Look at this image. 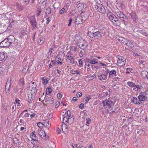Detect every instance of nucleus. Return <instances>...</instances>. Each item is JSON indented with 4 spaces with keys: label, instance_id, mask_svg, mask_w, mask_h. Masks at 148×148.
Segmentation results:
<instances>
[{
    "label": "nucleus",
    "instance_id": "de8ad7c7",
    "mask_svg": "<svg viewBox=\"0 0 148 148\" xmlns=\"http://www.w3.org/2000/svg\"><path fill=\"white\" fill-rule=\"evenodd\" d=\"M135 87H136V88H137V91H138V89H140L142 88V86L138 84H137V85H135Z\"/></svg>",
    "mask_w": 148,
    "mask_h": 148
},
{
    "label": "nucleus",
    "instance_id": "bb28decb",
    "mask_svg": "<svg viewBox=\"0 0 148 148\" xmlns=\"http://www.w3.org/2000/svg\"><path fill=\"white\" fill-rule=\"evenodd\" d=\"M24 82V78H22L19 80L18 84H20V85H21L22 86H23L25 84Z\"/></svg>",
    "mask_w": 148,
    "mask_h": 148
},
{
    "label": "nucleus",
    "instance_id": "6e6552de",
    "mask_svg": "<svg viewBox=\"0 0 148 148\" xmlns=\"http://www.w3.org/2000/svg\"><path fill=\"white\" fill-rule=\"evenodd\" d=\"M108 12H107V16L109 19V20L111 21L112 22H113L114 21V19L115 18V15L110 12H109V10H108Z\"/></svg>",
    "mask_w": 148,
    "mask_h": 148
},
{
    "label": "nucleus",
    "instance_id": "052dcab7",
    "mask_svg": "<svg viewBox=\"0 0 148 148\" xmlns=\"http://www.w3.org/2000/svg\"><path fill=\"white\" fill-rule=\"evenodd\" d=\"M120 78L118 77H115L114 78L113 80L114 81L117 82L120 81Z\"/></svg>",
    "mask_w": 148,
    "mask_h": 148
},
{
    "label": "nucleus",
    "instance_id": "ddd939ff",
    "mask_svg": "<svg viewBox=\"0 0 148 148\" xmlns=\"http://www.w3.org/2000/svg\"><path fill=\"white\" fill-rule=\"evenodd\" d=\"M98 31L101 34V36H104L106 35L107 32V29L106 27H103L102 28L99 29Z\"/></svg>",
    "mask_w": 148,
    "mask_h": 148
},
{
    "label": "nucleus",
    "instance_id": "2eb2a0df",
    "mask_svg": "<svg viewBox=\"0 0 148 148\" xmlns=\"http://www.w3.org/2000/svg\"><path fill=\"white\" fill-rule=\"evenodd\" d=\"M39 134L40 136L45 140H46V134L45 131L42 130L40 131L39 132Z\"/></svg>",
    "mask_w": 148,
    "mask_h": 148
},
{
    "label": "nucleus",
    "instance_id": "603ef678",
    "mask_svg": "<svg viewBox=\"0 0 148 148\" xmlns=\"http://www.w3.org/2000/svg\"><path fill=\"white\" fill-rule=\"evenodd\" d=\"M75 24L78 25L80 24H81V23H80V21L78 20V19L77 18H76L75 19Z\"/></svg>",
    "mask_w": 148,
    "mask_h": 148
},
{
    "label": "nucleus",
    "instance_id": "4468645a",
    "mask_svg": "<svg viewBox=\"0 0 148 148\" xmlns=\"http://www.w3.org/2000/svg\"><path fill=\"white\" fill-rule=\"evenodd\" d=\"M98 78L100 80L102 81L106 80L107 77L106 75L103 73H101L98 76Z\"/></svg>",
    "mask_w": 148,
    "mask_h": 148
},
{
    "label": "nucleus",
    "instance_id": "338daca9",
    "mask_svg": "<svg viewBox=\"0 0 148 148\" xmlns=\"http://www.w3.org/2000/svg\"><path fill=\"white\" fill-rule=\"evenodd\" d=\"M142 34L147 37H148V34H147L146 32H145L143 31Z\"/></svg>",
    "mask_w": 148,
    "mask_h": 148
},
{
    "label": "nucleus",
    "instance_id": "1a4fd4ad",
    "mask_svg": "<svg viewBox=\"0 0 148 148\" xmlns=\"http://www.w3.org/2000/svg\"><path fill=\"white\" fill-rule=\"evenodd\" d=\"M9 46V43L6 38L0 42V47L2 48L8 47Z\"/></svg>",
    "mask_w": 148,
    "mask_h": 148
},
{
    "label": "nucleus",
    "instance_id": "20e7f679",
    "mask_svg": "<svg viewBox=\"0 0 148 148\" xmlns=\"http://www.w3.org/2000/svg\"><path fill=\"white\" fill-rule=\"evenodd\" d=\"M117 16L119 17L120 18L121 20L123 21V23L125 25L128 24L127 18L126 16L122 12H118Z\"/></svg>",
    "mask_w": 148,
    "mask_h": 148
},
{
    "label": "nucleus",
    "instance_id": "79ce46f5",
    "mask_svg": "<svg viewBox=\"0 0 148 148\" xmlns=\"http://www.w3.org/2000/svg\"><path fill=\"white\" fill-rule=\"evenodd\" d=\"M51 10H47L45 12L46 14V17H48V14H50L51 12Z\"/></svg>",
    "mask_w": 148,
    "mask_h": 148
},
{
    "label": "nucleus",
    "instance_id": "a211bd4d",
    "mask_svg": "<svg viewBox=\"0 0 148 148\" xmlns=\"http://www.w3.org/2000/svg\"><path fill=\"white\" fill-rule=\"evenodd\" d=\"M45 40V38L41 37L38 40L37 42L40 45H41L44 43V42Z\"/></svg>",
    "mask_w": 148,
    "mask_h": 148
},
{
    "label": "nucleus",
    "instance_id": "774afa93",
    "mask_svg": "<svg viewBox=\"0 0 148 148\" xmlns=\"http://www.w3.org/2000/svg\"><path fill=\"white\" fill-rule=\"evenodd\" d=\"M13 25L12 24L9 23L8 26V29L10 30L11 28H12Z\"/></svg>",
    "mask_w": 148,
    "mask_h": 148
},
{
    "label": "nucleus",
    "instance_id": "6e6d98bb",
    "mask_svg": "<svg viewBox=\"0 0 148 148\" xmlns=\"http://www.w3.org/2000/svg\"><path fill=\"white\" fill-rule=\"evenodd\" d=\"M4 70V69L0 65V74H2Z\"/></svg>",
    "mask_w": 148,
    "mask_h": 148
},
{
    "label": "nucleus",
    "instance_id": "37998d69",
    "mask_svg": "<svg viewBox=\"0 0 148 148\" xmlns=\"http://www.w3.org/2000/svg\"><path fill=\"white\" fill-rule=\"evenodd\" d=\"M91 98V97L90 96V95H88V96L86 97V99L85 100V101L86 102V103H87V102L89 101V100Z\"/></svg>",
    "mask_w": 148,
    "mask_h": 148
},
{
    "label": "nucleus",
    "instance_id": "13d9d810",
    "mask_svg": "<svg viewBox=\"0 0 148 148\" xmlns=\"http://www.w3.org/2000/svg\"><path fill=\"white\" fill-rule=\"evenodd\" d=\"M70 145L73 148H76L77 146V144H73V143H71L70 144Z\"/></svg>",
    "mask_w": 148,
    "mask_h": 148
},
{
    "label": "nucleus",
    "instance_id": "cd10ccee",
    "mask_svg": "<svg viewBox=\"0 0 148 148\" xmlns=\"http://www.w3.org/2000/svg\"><path fill=\"white\" fill-rule=\"evenodd\" d=\"M127 84L130 87L132 88L135 87V84L132 82L129 81L127 82Z\"/></svg>",
    "mask_w": 148,
    "mask_h": 148
},
{
    "label": "nucleus",
    "instance_id": "2f4dec72",
    "mask_svg": "<svg viewBox=\"0 0 148 148\" xmlns=\"http://www.w3.org/2000/svg\"><path fill=\"white\" fill-rule=\"evenodd\" d=\"M37 126L41 129L43 126H45V125L42 123L39 122L37 123Z\"/></svg>",
    "mask_w": 148,
    "mask_h": 148
},
{
    "label": "nucleus",
    "instance_id": "8fccbe9b",
    "mask_svg": "<svg viewBox=\"0 0 148 148\" xmlns=\"http://www.w3.org/2000/svg\"><path fill=\"white\" fill-rule=\"evenodd\" d=\"M44 93H43V94H42V95H41V97H40V98H39V101H41L42 103L44 101H42V100L43 99V98L45 97V96H44Z\"/></svg>",
    "mask_w": 148,
    "mask_h": 148
},
{
    "label": "nucleus",
    "instance_id": "b1692460",
    "mask_svg": "<svg viewBox=\"0 0 148 148\" xmlns=\"http://www.w3.org/2000/svg\"><path fill=\"white\" fill-rule=\"evenodd\" d=\"M29 19L30 23L33 22H34V21L35 22V21H36L35 16L33 15L31 16L30 17Z\"/></svg>",
    "mask_w": 148,
    "mask_h": 148
},
{
    "label": "nucleus",
    "instance_id": "9d476101",
    "mask_svg": "<svg viewBox=\"0 0 148 148\" xmlns=\"http://www.w3.org/2000/svg\"><path fill=\"white\" fill-rule=\"evenodd\" d=\"M6 39L8 42L10 46L15 42V38L12 35L9 36Z\"/></svg>",
    "mask_w": 148,
    "mask_h": 148
},
{
    "label": "nucleus",
    "instance_id": "a19ab883",
    "mask_svg": "<svg viewBox=\"0 0 148 148\" xmlns=\"http://www.w3.org/2000/svg\"><path fill=\"white\" fill-rule=\"evenodd\" d=\"M26 32L25 31H24L23 32L21 33L20 35V36L21 38H23V37L26 35Z\"/></svg>",
    "mask_w": 148,
    "mask_h": 148
},
{
    "label": "nucleus",
    "instance_id": "e433bc0d",
    "mask_svg": "<svg viewBox=\"0 0 148 148\" xmlns=\"http://www.w3.org/2000/svg\"><path fill=\"white\" fill-rule=\"evenodd\" d=\"M47 3V0H45L44 1H43L41 3V7H42V8H44V7L43 8V6H44V5H46V3Z\"/></svg>",
    "mask_w": 148,
    "mask_h": 148
},
{
    "label": "nucleus",
    "instance_id": "f03ea898",
    "mask_svg": "<svg viewBox=\"0 0 148 148\" xmlns=\"http://www.w3.org/2000/svg\"><path fill=\"white\" fill-rule=\"evenodd\" d=\"M75 42L77 45L82 49H84L88 46L86 41L85 39H83L82 38Z\"/></svg>",
    "mask_w": 148,
    "mask_h": 148
},
{
    "label": "nucleus",
    "instance_id": "c9c22d12",
    "mask_svg": "<svg viewBox=\"0 0 148 148\" xmlns=\"http://www.w3.org/2000/svg\"><path fill=\"white\" fill-rule=\"evenodd\" d=\"M11 79L10 78V79H8L6 83V84L5 88V89L6 88L7 86H8L10 84V83H11Z\"/></svg>",
    "mask_w": 148,
    "mask_h": 148
},
{
    "label": "nucleus",
    "instance_id": "0eeeda50",
    "mask_svg": "<svg viewBox=\"0 0 148 148\" xmlns=\"http://www.w3.org/2000/svg\"><path fill=\"white\" fill-rule=\"evenodd\" d=\"M118 60L117 61V63L119 64H121L123 63L121 65L122 66H124L125 65L126 59L123 56H118Z\"/></svg>",
    "mask_w": 148,
    "mask_h": 148
},
{
    "label": "nucleus",
    "instance_id": "a18cd8bd",
    "mask_svg": "<svg viewBox=\"0 0 148 148\" xmlns=\"http://www.w3.org/2000/svg\"><path fill=\"white\" fill-rule=\"evenodd\" d=\"M57 6H59V4L57 3H55L53 5V7L55 9H58V7H57Z\"/></svg>",
    "mask_w": 148,
    "mask_h": 148
},
{
    "label": "nucleus",
    "instance_id": "ea45409f",
    "mask_svg": "<svg viewBox=\"0 0 148 148\" xmlns=\"http://www.w3.org/2000/svg\"><path fill=\"white\" fill-rule=\"evenodd\" d=\"M79 64L80 67H83L84 65L83 61L81 59H79Z\"/></svg>",
    "mask_w": 148,
    "mask_h": 148
},
{
    "label": "nucleus",
    "instance_id": "09e8293b",
    "mask_svg": "<svg viewBox=\"0 0 148 148\" xmlns=\"http://www.w3.org/2000/svg\"><path fill=\"white\" fill-rule=\"evenodd\" d=\"M57 97L59 99H61V98L62 97V95L60 93H58L57 94Z\"/></svg>",
    "mask_w": 148,
    "mask_h": 148
},
{
    "label": "nucleus",
    "instance_id": "9b49d317",
    "mask_svg": "<svg viewBox=\"0 0 148 148\" xmlns=\"http://www.w3.org/2000/svg\"><path fill=\"white\" fill-rule=\"evenodd\" d=\"M45 99V101L46 102H48L51 104H53L54 102L53 99L52 97H47L45 95V97L43 98V99L42 101H44Z\"/></svg>",
    "mask_w": 148,
    "mask_h": 148
},
{
    "label": "nucleus",
    "instance_id": "c756f323",
    "mask_svg": "<svg viewBox=\"0 0 148 148\" xmlns=\"http://www.w3.org/2000/svg\"><path fill=\"white\" fill-rule=\"evenodd\" d=\"M75 42L79 40V39L82 38L80 35L78 34H76L75 36Z\"/></svg>",
    "mask_w": 148,
    "mask_h": 148
},
{
    "label": "nucleus",
    "instance_id": "f8f14e48",
    "mask_svg": "<svg viewBox=\"0 0 148 148\" xmlns=\"http://www.w3.org/2000/svg\"><path fill=\"white\" fill-rule=\"evenodd\" d=\"M87 5L85 3H78L77 6L76 8L78 9H85Z\"/></svg>",
    "mask_w": 148,
    "mask_h": 148
},
{
    "label": "nucleus",
    "instance_id": "39448f33",
    "mask_svg": "<svg viewBox=\"0 0 148 148\" xmlns=\"http://www.w3.org/2000/svg\"><path fill=\"white\" fill-rule=\"evenodd\" d=\"M145 92L146 95L148 94V90H146ZM138 98L140 102L145 101L146 100H148V97L147 95L140 94L138 96Z\"/></svg>",
    "mask_w": 148,
    "mask_h": 148
},
{
    "label": "nucleus",
    "instance_id": "c03bdc74",
    "mask_svg": "<svg viewBox=\"0 0 148 148\" xmlns=\"http://www.w3.org/2000/svg\"><path fill=\"white\" fill-rule=\"evenodd\" d=\"M97 10L102 14L105 13L106 12V10Z\"/></svg>",
    "mask_w": 148,
    "mask_h": 148
},
{
    "label": "nucleus",
    "instance_id": "e2e57ef3",
    "mask_svg": "<svg viewBox=\"0 0 148 148\" xmlns=\"http://www.w3.org/2000/svg\"><path fill=\"white\" fill-rule=\"evenodd\" d=\"M84 107V104L83 103H81L79 105V108L82 109Z\"/></svg>",
    "mask_w": 148,
    "mask_h": 148
},
{
    "label": "nucleus",
    "instance_id": "473e14b6",
    "mask_svg": "<svg viewBox=\"0 0 148 148\" xmlns=\"http://www.w3.org/2000/svg\"><path fill=\"white\" fill-rule=\"evenodd\" d=\"M70 119V118H69L67 117L66 116H65L64 117L63 121H65L66 122L69 123V120Z\"/></svg>",
    "mask_w": 148,
    "mask_h": 148
},
{
    "label": "nucleus",
    "instance_id": "dca6fc26",
    "mask_svg": "<svg viewBox=\"0 0 148 148\" xmlns=\"http://www.w3.org/2000/svg\"><path fill=\"white\" fill-rule=\"evenodd\" d=\"M132 103L137 105H140L142 103L140 101L139 99L136 97H134L132 100Z\"/></svg>",
    "mask_w": 148,
    "mask_h": 148
},
{
    "label": "nucleus",
    "instance_id": "a878e982",
    "mask_svg": "<svg viewBox=\"0 0 148 148\" xmlns=\"http://www.w3.org/2000/svg\"><path fill=\"white\" fill-rule=\"evenodd\" d=\"M31 91L32 93L34 94V96H35L37 93V90L36 88L35 87H32L31 89Z\"/></svg>",
    "mask_w": 148,
    "mask_h": 148
},
{
    "label": "nucleus",
    "instance_id": "69168bd1",
    "mask_svg": "<svg viewBox=\"0 0 148 148\" xmlns=\"http://www.w3.org/2000/svg\"><path fill=\"white\" fill-rule=\"evenodd\" d=\"M82 95V94L81 92H78L76 94V96L78 97H81Z\"/></svg>",
    "mask_w": 148,
    "mask_h": 148
},
{
    "label": "nucleus",
    "instance_id": "4d7b16f0",
    "mask_svg": "<svg viewBox=\"0 0 148 148\" xmlns=\"http://www.w3.org/2000/svg\"><path fill=\"white\" fill-rule=\"evenodd\" d=\"M10 88L8 87V89L7 90V91H6L5 90V92H6V93L7 95H10ZM6 89H5V90Z\"/></svg>",
    "mask_w": 148,
    "mask_h": 148
},
{
    "label": "nucleus",
    "instance_id": "680f3d73",
    "mask_svg": "<svg viewBox=\"0 0 148 148\" xmlns=\"http://www.w3.org/2000/svg\"><path fill=\"white\" fill-rule=\"evenodd\" d=\"M66 113L67 116H69V118L71 117V112L70 110H68L67 111Z\"/></svg>",
    "mask_w": 148,
    "mask_h": 148
},
{
    "label": "nucleus",
    "instance_id": "4c0bfd02",
    "mask_svg": "<svg viewBox=\"0 0 148 148\" xmlns=\"http://www.w3.org/2000/svg\"><path fill=\"white\" fill-rule=\"evenodd\" d=\"M32 138V140H31L32 141L34 140V141H36V142H38V138L36 136V137L34 136V137L32 138ZM34 142H32V143H33Z\"/></svg>",
    "mask_w": 148,
    "mask_h": 148
},
{
    "label": "nucleus",
    "instance_id": "5701e85b",
    "mask_svg": "<svg viewBox=\"0 0 148 148\" xmlns=\"http://www.w3.org/2000/svg\"><path fill=\"white\" fill-rule=\"evenodd\" d=\"M52 91V89L50 87L47 88L46 90V94L49 95L51 93Z\"/></svg>",
    "mask_w": 148,
    "mask_h": 148
},
{
    "label": "nucleus",
    "instance_id": "0e129e2a",
    "mask_svg": "<svg viewBox=\"0 0 148 148\" xmlns=\"http://www.w3.org/2000/svg\"><path fill=\"white\" fill-rule=\"evenodd\" d=\"M57 133L58 134H59L61 133V130L60 129L58 128L56 130Z\"/></svg>",
    "mask_w": 148,
    "mask_h": 148
},
{
    "label": "nucleus",
    "instance_id": "f257e3e1",
    "mask_svg": "<svg viewBox=\"0 0 148 148\" xmlns=\"http://www.w3.org/2000/svg\"><path fill=\"white\" fill-rule=\"evenodd\" d=\"M101 34L98 31L95 32H92L90 31H88L87 33V36L92 41L95 40H100L102 38Z\"/></svg>",
    "mask_w": 148,
    "mask_h": 148
},
{
    "label": "nucleus",
    "instance_id": "f704fd0d",
    "mask_svg": "<svg viewBox=\"0 0 148 148\" xmlns=\"http://www.w3.org/2000/svg\"><path fill=\"white\" fill-rule=\"evenodd\" d=\"M133 70V69L132 68H127L126 69L127 71L126 72V74H129L130 73L132 72L131 71H132Z\"/></svg>",
    "mask_w": 148,
    "mask_h": 148
},
{
    "label": "nucleus",
    "instance_id": "6ab92c4d",
    "mask_svg": "<svg viewBox=\"0 0 148 148\" xmlns=\"http://www.w3.org/2000/svg\"><path fill=\"white\" fill-rule=\"evenodd\" d=\"M66 56L67 57V59L69 60L70 62L72 64H74L75 63V62L74 61V59L73 57L71 56L67 55H66Z\"/></svg>",
    "mask_w": 148,
    "mask_h": 148
},
{
    "label": "nucleus",
    "instance_id": "f3484780",
    "mask_svg": "<svg viewBox=\"0 0 148 148\" xmlns=\"http://www.w3.org/2000/svg\"><path fill=\"white\" fill-rule=\"evenodd\" d=\"M125 45L131 48H133L134 47V45L133 44L128 40H127V42H126V43Z\"/></svg>",
    "mask_w": 148,
    "mask_h": 148
},
{
    "label": "nucleus",
    "instance_id": "72a5a7b5",
    "mask_svg": "<svg viewBox=\"0 0 148 148\" xmlns=\"http://www.w3.org/2000/svg\"><path fill=\"white\" fill-rule=\"evenodd\" d=\"M86 125L88 126L89 125L91 122V119L90 118H87L86 119Z\"/></svg>",
    "mask_w": 148,
    "mask_h": 148
},
{
    "label": "nucleus",
    "instance_id": "412c9836",
    "mask_svg": "<svg viewBox=\"0 0 148 148\" xmlns=\"http://www.w3.org/2000/svg\"><path fill=\"white\" fill-rule=\"evenodd\" d=\"M44 127H45L46 128V129L48 130L49 128V126L47 127L48 125H49V123L48 120H44Z\"/></svg>",
    "mask_w": 148,
    "mask_h": 148
},
{
    "label": "nucleus",
    "instance_id": "864d4df0",
    "mask_svg": "<svg viewBox=\"0 0 148 148\" xmlns=\"http://www.w3.org/2000/svg\"><path fill=\"white\" fill-rule=\"evenodd\" d=\"M127 39H125V38H124L123 40L121 42L122 44H123L126 45V42H127Z\"/></svg>",
    "mask_w": 148,
    "mask_h": 148
},
{
    "label": "nucleus",
    "instance_id": "423d86ee",
    "mask_svg": "<svg viewBox=\"0 0 148 148\" xmlns=\"http://www.w3.org/2000/svg\"><path fill=\"white\" fill-rule=\"evenodd\" d=\"M130 10V11L128 12V14H129L131 16V18L133 19L134 22L136 23L138 21V19L135 13V12L132 11V10Z\"/></svg>",
    "mask_w": 148,
    "mask_h": 148
},
{
    "label": "nucleus",
    "instance_id": "c85d7f7f",
    "mask_svg": "<svg viewBox=\"0 0 148 148\" xmlns=\"http://www.w3.org/2000/svg\"><path fill=\"white\" fill-rule=\"evenodd\" d=\"M109 76L111 75H114L115 76H116V71L115 70H112L110 71L109 73Z\"/></svg>",
    "mask_w": 148,
    "mask_h": 148
},
{
    "label": "nucleus",
    "instance_id": "bf43d9fd",
    "mask_svg": "<svg viewBox=\"0 0 148 148\" xmlns=\"http://www.w3.org/2000/svg\"><path fill=\"white\" fill-rule=\"evenodd\" d=\"M36 134H35V132L34 131L30 135V136L31 138L34 137V136L36 137Z\"/></svg>",
    "mask_w": 148,
    "mask_h": 148
},
{
    "label": "nucleus",
    "instance_id": "7ed1b4c3",
    "mask_svg": "<svg viewBox=\"0 0 148 148\" xmlns=\"http://www.w3.org/2000/svg\"><path fill=\"white\" fill-rule=\"evenodd\" d=\"M102 103L103 107H105L107 106L109 108H111L114 105V103L109 98L106 99L104 101L102 100Z\"/></svg>",
    "mask_w": 148,
    "mask_h": 148
},
{
    "label": "nucleus",
    "instance_id": "49530a36",
    "mask_svg": "<svg viewBox=\"0 0 148 148\" xmlns=\"http://www.w3.org/2000/svg\"><path fill=\"white\" fill-rule=\"evenodd\" d=\"M28 68L27 66L25 67V68H23V71L25 73H27L28 70Z\"/></svg>",
    "mask_w": 148,
    "mask_h": 148
},
{
    "label": "nucleus",
    "instance_id": "5fc2aeb1",
    "mask_svg": "<svg viewBox=\"0 0 148 148\" xmlns=\"http://www.w3.org/2000/svg\"><path fill=\"white\" fill-rule=\"evenodd\" d=\"M70 47L72 49L73 51H76L77 49V47L75 46H70Z\"/></svg>",
    "mask_w": 148,
    "mask_h": 148
},
{
    "label": "nucleus",
    "instance_id": "393cba45",
    "mask_svg": "<svg viewBox=\"0 0 148 148\" xmlns=\"http://www.w3.org/2000/svg\"><path fill=\"white\" fill-rule=\"evenodd\" d=\"M31 23V25L33 28V29L35 28L36 27H37V25L38 23L36 21H35V22L34 21V22Z\"/></svg>",
    "mask_w": 148,
    "mask_h": 148
},
{
    "label": "nucleus",
    "instance_id": "7c9ffc66",
    "mask_svg": "<svg viewBox=\"0 0 148 148\" xmlns=\"http://www.w3.org/2000/svg\"><path fill=\"white\" fill-rule=\"evenodd\" d=\"M86 60L88 62H89L90 64H96V62H95L92 59H87Z\"/></svg>",
    "mask_w": 148,
    "mask_h": 148
},
{
    "label": "nucleus",
    "instance_id": "aec40b11",
    "mask_svg": "<svg viewBox=\"0 0 148 148\" xmlns=\"http://www.w3.org/2000/svg\"><path fill=\"white\" fill-rule=\"evenodd\" d=\"M5 57V53L4 52H0V61L3 60Z\"/></svg>",
    "mask_w": 148,
    "mask_h": 148
},
{
    "label": "nucleus",
    "instance_id": "58836bf2",
    "mask_svg": "<svg viewBox=\"0 0 148 148\" xmlns=\"http://www.w3.org/2000/svg\"><path fill=\"white\" fill-rule=\"evenodd\" d=\"M42 80L44 81V84H47L48 83V80L46 78L43 77L42 78Z\"/></svg>",
    "mask_w": 148,
    "mask_h": 148
},
{
    "label": "nucleus",
    "instance_id": "3c124183",
    "mask_svg": "<svg viewBox=\"0 0 148 148\" xmlns=\"http://www.w3.org/2000/svg\"><path fill=\"white\" fill-rule=\"evenodd\" d=\"M60 102L59 101H57L56 102L55 108H57L59 106Z\"/></svg>",
    "mask_w": 148,
    "mask_h": 148
},
{
    "label": "nucleus",
    "instance_id": "4be33fe9",
    "mask_svg": "<svg viewBox=\"0 0 148 148\" xmlns=\"http://www.w3.org/2000/svg\"><path fill=\"white\" fill-rule=\"evenodd\" d=\"M35 96H34L33 97H30V96L28 94V100L27 101L29 103H32L33 100H34Z\"/></svg>",
    "mask_w": 148,
    "mask_h": 148
}]
</instances>
